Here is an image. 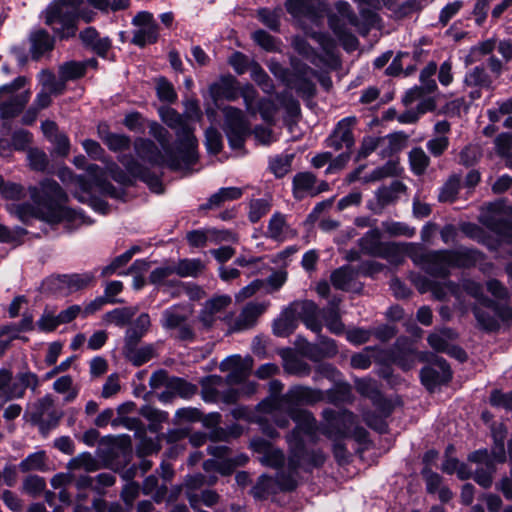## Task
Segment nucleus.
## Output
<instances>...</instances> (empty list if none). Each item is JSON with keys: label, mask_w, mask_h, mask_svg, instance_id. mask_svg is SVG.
<instances>
[{"label": "nucleus", "mask_w": 512, "mask_h": 512, "mask_svg": "<svg viewBox=\"0 0 512 512\" xmlns=\"http://www.w3.org/2000/svg\"><path fill=\"white\" fill-rule=\"evenodd\" d=\"M28 191L33 204H13L10 208V211L22 222H27L32 218L51 224L61 221L75 222L79 220L81 223L84 222L81 213L64 205L67 195L55 180L44 179L40 182L39 187L30 186Z\"/></svg>", "instance_id": "1"}, {"label": "nucleus", "mask_w": 512, "mask_h": 512, "mask_svg": "<svg viewBox=\"0 0 512 512\" xmlns=\"http://www.w3.org/2000/svg\"><path fill=\"white\" fill-rule=\"evenodd\" d=\"M324 399V391L320 389L295 385L282 396L268 397L259 406L265 413L284 411L296 423L295 428H303L306 436L313 438L318 430L316 418L310 411L299 406L314 405Z\"/></svg>", "instance_id": "2"}, {"label": "nucleus", "mask_w": 512, "mask_h": 512, "mask_svg": "<svg viewBox=\"0 0 512 512\" xmlns=\"http://www.w3.org/2000/svg\"><path fill=\"white\" fill-rule=\"evenodd\" d=\"M407 254L415 264L421 265L428 274L439 278H447L453 268L474 266L480 256L477 250L466 247L423 252L420 247L414 244L410 245Z\"/></svg>", "instance_id": "3"}, {"label": "nucleus", "mask_w": 512, "mask_h": 512, "mask_svg": "<svg viewBox=\"0 0 512 512\" xmlns=\"http://www.w3.org/2000/svg\"><path fill=\"white\" fill-rule=\"evenodd\" d=\"M83 0H54L43 11L44 22L60 39L76 35Z\"/></svg>", "instance_id": "4"}, {"label": "nucleus", "mask_w": 512, "mask_h": 512, "mask_svg": "<svg viewBox=\"0 0 512 512\" xmlns=\"http://www.w3.org/2000/svg\"><path fill=\"white\" fill-rule=\"evenodd\" d=\"M162 121L176 131L179 138L178 153L182 154L184 165H192L197 159V139L193 134L194 128L186 121L185 117L171 107H162L160 110Z\"/></svg>", "instance_id": "5"}, {"label": "nucleus", "mask_w": 512, "mask_h": 512, "mask_svg": "<svg viewBox=\"0 0 512 512\" xmlns=\"http://www.w3.org/2000/svg\"><path fill=\"white\" fill-rule=\"evenodd\" d=\"M303 435H306L303 428H294L286 435L289 447L288 466L293 472L299 469L310 472L313 468L321 467L326 460L321 450L306 449Z\"/></svg>", "instance_id": "6"}, {"label": "nucleus", "mask_w": 512, "mask_h": 512, "mask_svg": "<svg viewBox=\"0 0 512 512\" xmlns=\"http://www.w3.org/2000/svg\"><path fill=\"white\" fill-rule=\"evenodd\" d=\"M26 78L19 76L10 84L0 87V114L2 118H13L22 112L30 98V92L15 93L26 84Z\"/></svg>", "instance_id": "7"}, {"label": "nucleus", "mask_w": 512, "mask_h": 512, "mask_svg": "<svg viewBox=\"0 0 512 512\" xmlns=\"http://www.w3.org/2000/svg\"><path fill=\"white\" fill-rule=\"evenodd\" d=\"M224 132L232 149H241L250 134L249 122L243 111L233 106L223 109Z\"/></svg>", "instance_id": "8"}, {"label": "nucleus", "mask_w": 512, "mask_h": 512, "mask_svg": "<svg viewBox=\"0 0 512 512\" xmlns=\"http://www.w3.org/2000/svg\"><path fill=\"white\" fill-rule=\"evenodd\" d=\"M323 423L320 431L328 438L335 440L345 437L355 424V415L348 410L336 411L326 408L322 411Z\"/></svg>", "instance_id": "9"}, {"label": "nucleus", "mask_w": 512, "mask_h": 512, "mask_svg": "<svg viewBox=\"0 0 512 512\" xmlns=\"http://www.w3.org/2000/svg\"><path fill=\"white\" fill-rule=\"evenodd\" d=\"M190 313L183 307L175 305L162 313L161 325L166 330H176L175 337L180 341H193L195 332L188 322Z\"/></svg>", "instance_id": "10"}, {"label": "nucleus", "mask_w": 512, "mask_h": 512, "mask_svg": "<svg viewBox=\"0 0 512 512\" xmlns=\"http://www.w3.org/2000/svg\"><path fill=\"white\" fill-rule=\"evenodd\" d=\"M94 280L93 272L64 274L50 277L47 285L54 293L70 294L88 287Z\"/></svg>", "instance_id": "11"}, {"label": "nucleus", "mask_w": 512, "mask_h": 512, "mask_svg": "<svg viewBox=\"0 0 512 512\" xmlns=\"http://www.w3.org/2000/svg\"><path fill=\"white\" fill-rule=\"evenodd\" d=\"M357 123L355 116L341 119L334 127L331 134L326 138L325 145L334 151L345 149L351 151L355 145L353 129Z\"/></svg>", "instance_id": "12"}, {"label": "nucleus", "mask_w": 512, "mask_h": 512, "mask_svg": "<svg viewBox=\"0 0 512 512\" xmlns=\"http://www.w3.org/2000/svg\"><path fill=\"white\" fill-rule=\"evenodd\" d=\"M133 25L137 26L133 32L131 42L139 47L147 44H153L158 40L159 26L156 23L153 14L148 11H141L136 14L132 20Z\"/></svg>", "instance_id": "13"}, {"label": "nucleus", "mask_w": 512, "mask_h": 512, "mask_svg": "<svg viewBox=\"0 0 512 512\" xmlns=\"http://www.w3.org/2000/svg\"><path fill=\"white\" fill-rule=\"evenodd\" d=\"M429 361L431 365L421 369L420 378L428 390H433L436 386L447 383L452 378V372L442 357L433 355Z\"/></svg>", "instance_id": "14"}, {"label": "nucleus", "mask_w": 512, "mask_h": 512, "mask_svg": "<svg viewBox=\"0 0 512 512\" xmlns=\"http://www.w3.org/2000/svg\"><path fill=\"white\" fill-rule=\"evenodd\" d=\"M437 72V64L429 62L420 72V85L408 90L403 98L405 104H410L424 95L434 93L438 86L433 76Z\"/></svg>", "instance_id": "15"}, {"label": "nucleus", "mask_w": 512, "mask_h": 512, "mask_svg": "<svg viewBox=\"0 0 512 512\" xmlns=\"http://www.w3.org/2000/svg\"><path fill=\"white\" fill-rule=\"evenodd\" d=\"M86 170L88 175L91 177V182L86 181L82 176L75 179L77 185L83 192L89 193L92 190V186H95L99 192L104 195H108L113 198H117L119 196L117 189L104 178L103 171L98 165L90 164Z\"/></svg>", "instance_id": "16"}, {"label": "nucleus", "mask_w": 512, "mask_h": 512, "mask_svg": "<svg viewBox=\"0 0 512 512\" xmlns=\"http://www.w3.org/2000/svg\"><path fill=\"white\" fill-rule=\"evenodd\" d=\"M119 161L131 176L138 178L139 180L146 183L153 192H163V187L159 176L151 172L147 167L143 166L131 155H123L119 158Z\"/></svg>", "instance_id": "17"}, {"label": "nucleus", "mask_w": 512, "mask_h": 512, "mask_svg": "<svg viewBox=\"0 0 512 512\" xmlns=\"http://www.w3.org/2000/svg\"><path fill=\"white\" fill-rule=\"evenodd\" d=\"M289 312L294 318H299L308 329L315 333L322 330V322L319 319V310L317 305L310 300L297 301L289 306Z\"/></svg>", "instance_id": "18"}, {"label": "nucleus", "mask_w": 512, "mask_h": 512, "mask_svg": "<svg viewBox=\"0 0 512 512\" xmlns=\"http://www.w3.org/2000/svg\"><path fill=\"white\" fill-rule=\"evenodd\" d=\"M252 368V359H242L240 356H231L221 363V370L229 373L224 379L227 385L240 384L247 379Z\"/></svg>", "instance_id": "19"}, {"label": "nucleus", "mask_w": 512, "mask_h": 512, "mask_svg": "<svg viewBox=\"0 0 512 512\" xmlns=\"http://www.w3.org/2000/svg\"><path fill=\"white\" fill-rule=\"evenodd\" d=\"M265 310V304L249 302L236 319L229 323V331L240 332L252 328Z\"/></svg>", "instance_id": "20"}, {"label": "nucleus", "mask_w": 512, "mask_h": 512, "mask_svg": "<svg viewBox=\"0 0 512 512\" xmlns=\"http://www.w3.org/2000/svg\"><path fill=\"white\" fill-rule=\"evenodd\" d=\"M134 150L138 157L148 161L150 164L168 167V156L164 151L162 152L153 141L137 138L134 142Z\"/></svg>", "instance_id": "21"}, {"label": "nucleus", "mask_w": 512, "mask_h": 512, "mask_svg": "<svg viewBox=\"0 0 512 512\" xmlns=\"http://www.w3.org/2000/svg\"><path fill=\"white\" fill-rule=\"evenodd\" d=\"M151 135L159 142L163 151L168 156V168L171 170H179L184 164L182 154L178 156L170 145V135L167 129L156 122L150 125Z\"/></svg>", "instance_id": "22"}, {"label": "nucleus", "mask_w": 512, "mask_h": 512, "mask_svg": "<svg viewBox=\"0 0 512 512\" xmlns=\"http://www.w3.org/2000/svg\"><path fill=\"white\" fill-rule=\"evenodd\" d=\"M296 231L287 223L286 216L280 212L272 215L268 222L265 236L277 242H284L287 239L294 238Z\"/></svg>", "instance_id": "23"}, {"label": "nucleus", "mask_w": 512, "mask_h": 512, "mask_svg": "<svg viewBox=\"0 0 512 512\" xmlns=\"http://www.w3.org/2000/svg\"><path fill=\"white\" fill-rule=\"evenodd\" d=\"M31 58L38 61L45 53L54 49L55 38L44 29H37L29 35Z\"/></svg>", "instance_id": "24"}, {"label": "nucleus", "mask_w": 512, "mask_h": 512, "mask_svg": "<svg viewBox=\"0 0 512 512\" xmlns=\"http://www.w3.org/2000/svg\"><path fill=\"white\" fill-rule=\"evenodd\" d=\"M209 92L214 101L220 99L235 101L239 97L238 82L231 75L221 77L218 82L210 85Z\"/></svg>", "instance_id": "25"}, {"label": "nucleus", "mask_w": 512, "mask_h": 512, "mask_svg": "<svg viewBox=\"0 0 512 512\" xmlns=\"http://www.w3.org/2000/svg\"><path fill=\"white\" fill-rule=\"evenodd\" d=\"M393 362L408 371L416 364V352L407 339H398L392 350Z\"/></svg>", "instance_id": "26"}, {"label": "nucleus", "mask_w": 512, "mask_h": 512, "mask_svg": "<svg viewBox=\"0 0 512 512\" xmlns=\"http://www.w3.org/2000/svg\"><path fill=\"white\" fill-rule=\"evenodd\" d=\"M319 0H286L285 7L294 18L314 19L317 16Z\"/></svg>", "instance_id": "27"}, {"label": "nucleus", "mask_w": 512, "mask_h": 512, "mask_svg": "<svg viewBox=\"0 0 512 512\" xmlns=\"http://www.w3.org/2000/svg\"><path fill=\"white\" fill-rule=\"evenodd\" d=\"M205 484L206 477L200 473L188 475L184 480L183 488L185 495L194 510H197L200 506V498L197 491L202 489Z\"/></svg>", "instance_id": "28"}, {"label": "nucleus", "mask_w": 512, "mask_h": 512, "mask_svg": "<svg viewBox=\"0 0 512 512\" xmlns=\"http://www.w3.org/2000/svg\"><path fill=\"white\" fill-rule=\"evenodd\" d=\"M226 385L221 376L212 375L201 382V396L205 402L217 403L220 401L222 388Z\"/></svg>", "instance_id": "29"}, {"label": "nucleus", "mask_w": 512, "mask_h": 512, "mask_svg": "<svg viewBox=\"0 0 512 512\" xmlns=\"http://www.w3.org/2000/svg\"><path fill=\"white\" fill-rule=\"evenodd\" d=\"M340 299H332L328 306L322 310V318L331 333L339 335L344 332V324L340 319L338 305Z\"/></svg>", "instance_id": "30"}, {"label": "nucleus", "mask_w": 512, "mask_h": 512, "mask_svg": "<svg viewBox=\"0 0 512 512\" xmlns=\"http://www.w3.org/2000/svg\"><path fill=\"white\" fill-rule=\"evenodd\" d=\"M242 194V189L238 187L221 188L216 193L211 195L208 201L200 206V209L206 210L218 208L227 201L239 199L242 196Z\"/></svg>", "instance_id": "31"}, {"label": "nucleus", "mask_w": 512, "mask_h": 512, "mask_svg": "<svg viewBox=\"0 0 512 512\" xmlns=\"http://www.w3.org/2000/svg\"><path fill=\"white\" fill-rule=\"evenodd\" d=\"M316 176L311 172H299L293 178V194L296 199H302L307 194L313 195Z\"/></svg>", "instance_id": "32"}, {"label": "nucleus", "mask_w": 512, "mask_h": 512, "mask_svg": "<svg viewBox=\"0 0 512 512\" xmlns=\"http://www.w3.org/2000/svg\"><path fill=\"white\" fill-rule=\"evenodd\" d=\"M407 187L404 183L396 180L389 186H383L376 191V198L381 208L396 202L399 195L406 191Z\"/></svg>", "instance_id": "33"}, {"label": "nucleus", "mask_w": 512, "mask_h": 512, "mask_svg": "<svg viewBox=\"0 0 512 512\" xmlns=\"http://www.w3.org/2000/svg\"><path fill=\"white\" fill-rule=\"evenodd\" d=\"M464 84L479 89H492L493 79L483 66H475L466 73Z\"/></svg>", "instance_id": "34"}, {"label": "nucleus", "mask_w": 512, "mask_h": 512, "mask_svg": "<svg viewBox=\"0 0 512 512\" xmlns=\"http://www.w3.org/2000/svg\"><path fill=\"white\" fill-rule=\"evenodd\" d=\"M13 375L8 369H0V398L5 401L23 397V389L18 383L11 384Z\"/></svg>", "instance_id": "35"}, {"label": "nucleus", "mask_w": 512, "mask_h": 512, "mask_svg": "<svg viewBox=\"0 0 512 512\" xmlns=\"http://www.w3.org/2000/svg\"><path fill=\"white\" fill-rule=\"evenodd\" d=\"M308 74L316 76L317 72L308 66H304L303 69L299 71V75H297L293 83V88L304 97H312L316 93V86L312 80L307 77Z\"/></svg>", "instance_id": "36"}, {"label": "nucleus", "mask_w": 512, "mask_h": 512, "mask_svg": "<svg viewBox=\"0 0 512 512\" xmlns=\"http://www.w3.org/2000/svg\"><path fill=\"white\" fill-rule=\"evenodd\" d=\"M123 354L134 366H141L155 356L156 350L153 344H147L142 347L137 345L130 349H124Z\"/></svg>", "instance_id": "37"}, {"label": "nucleus", "mask_w": 512, "mask_h": 512, "mask_svg": "<svg viewBox=\"0 0 512 512\" xmlns=\"http://www.w3.org/2000/svg\"><path fill=\"white\" fill-rule=\"evenodd\" d=\"M174 274L179 277H197L204 269L205 265L200 259H181L177 264L172 265Z\"/></svg>", "instance_id": "38"}, {"label": "nucleus", "mask_w": 512, "mask_h": 512, "mask_svg": "<svg viewBox=\"0 0 512 512\" xmlns=\"http://www.w3.org/2000/svg\"><path fill=\"white\" fill-rule=\"evenodd\" d=\"M87 70V63L81 61H68L59 66V77L66 82L83 77Z\"/></svg>", "instance_id": "39"}, {"label": "nucleus", "mask_w": 512, "mask_h": 512, "mask_svg": "<svg viewBox=\"0 0 512 512\" xmlns=\"http://www.w3.org/2000/svg\"><path fill=\"white\" fill-rule=\"evenodd\" d=\"M114 411L111 408H107L103 410L94 420V424L97 427H105L108 423H111L112 426L117 427L119 425H123L128 429H133L138 423L137 419L133 418H116L113 419Z\"/></svg>", "instance_id": "40"}, {"label": "nucleus", "mask_w": 512, "mask_h": 512, "mask_svg": "<svg viewBox=\"0 0 512 512\" xmlns=\"http://www.w3.org/2000/svg\"><path fill=\"white\" fill-rule=\"evenodd\" d=\"M411 171L417 175H423L430 165V158L421 147H414L408 153Z\"/></svg>", "instance_id": "41"}, {"label": "nucleus", "mask_w": 512, "mask_h": 512, "mask_svg": "<svg viewBox=\"0 0 512 512\" xmlns=\"http://www.w3.org/2000/svg\"><path fill=\"white\" fill-rule=\"evenodd\" d=\"M355 276V270L351 266L345 265L334 270L330 276V280L336 289L348 290Z\"/></svg>", "instance_id": "42"}, {"label": "nucleus", "mask_w": 512, "mask_h": 512, "mask_svg": "<svg viewBox=\"0 0 512 512\" xmlns=\"http://www.w3.org/2000/svg\"><path fill=\"white\" fill-rule=\"evenodd\" d=\"M255 500H266L275 493V481L265 474L261 475L250 491Z\"/></svg>", "instance_id": "43"}, {"label": "nucleus", "mask_w": 512, "mask_h": 512, "mask_svg": "<svg viewBox=\"0 0 512 512\" xmlns=\"http://www.w3.org/2000/svg\"><path fill=\"white\" fill-rule=\"evenodd\" d=\"M38 78L40 84L43 86L42 90L49 91L54 95H61L66 89L64 81L60 77L57 79L55 74L50 70H42Z\"/></svg>", "instance_id": "44"}, {"label": "nucleus", "mask_w": 512, "mask_h": 512, "mask_svg": "<svg viewBox=\"0 0 512 512\" xmlns=\"http://www.w3.org/2000/svg\"><path fill=\"white\" fill-rule=\"evenodd\" d=\"M359 246L362 252L377 256L381 254L382 247L380 242V233L377 229L368 231L360 240Z\"/></svg>", "instance_id": "45"}, {"label": "nucleus", "mask_w": 512, "mask_h": 512, "mask_svg": "<svg viewBox=\"0 0 512 512\" xmlns=\"http://www.w3.org/2000/svg\"><path fill=\"white\" fill-rule=\"evenodd\" d=\"M167 387L172 393L181 398L189 399L197 393V386L182 378L173 377L168 383Z\"/></svg>", "instance_id": "46"}, {"label": "nucleus", "mask_w": 512, "mask_h": 512, "mask_svg": "<svg viewBox=\"0 0 512 512\" xmlns=\"http://www.w3.org/2000/svg\"><path fill=\"white\" fill-rule=\"evenodd\" d=\"M55 410L53 399L50 395H46L39 399L33 406V411L30 413V421L34 425H38L50 411Z\"/></svg>", "instance_id": "47"}, {"label": "nucleus", "mask_w": 512, "mask_h": 512, "mask_svg": "<svg viewBox=\"0 0 512 512\" xmlns=\"http://www.w3.org/2000/svg\"><path fill=\"white\" fill-rule=\"evenodd\" d=\"M136 314V309L131 307L116 308L104 315L107 323H113L116 326L123 327L127 325Z\"/></svg>", "instance_id": "48"}, {"label": "nucleus", "mask_w": 512, "mask_h": 512, "mask_svg": "<svg viewBox=\"0 0 512 512\" xmlns=\"http://www.w3.org/2000/svg\"><path fill=\"white\" fill-rule=\"evenodd\" d=\"M324 394V401H327L334 405H339L350 400L351 389L347 383H339L334 388L325 391Z\"/></svg>", "instance_id": "49"}, {"label": "nucleus", "mask_w": 512, "mask_h": 512, "mask_svg": "<svg viewBox=\"0 0 512 512\" xmlns=\"http://www.w3.org/2000/svg\"><path fill=\"white\" fill-rule=\"evenodd\" d=\"M68 468L84 469L87 472H94L100 469V464L91 453L83 452L69 461Z\"/></svg>", "instance_id": "50"}, {"label": "nucleus", "mask_w": 512, "mask_h": 512, "mask_svg": "<svg viewBox=\"0 0 512 512\" xmlns=\"http://www.w3.org/2000/svg\"><path fill=\"white\" fill-rule=\"evenodd\" d=\"M141 415L150 421L149 430L156 433L160 430L161 424L168 420V413L150 406L141 409Z\"/></svg>", "instance_id": "51"}, {"label": "nucleus", "mask_w": 512, "mask_h": 512, "mask_svg": "<svg viewBox=\"0 0 512 512\" xmlns=\"http://www.w3.org/2000/svg\"><path fill=\"white\" fill-rule=\"evenodd\" d=\"M461 177L459 175H451L442 186L438 199L440 202H452L458 195L460 189Z\"/></svg>", "instance_id": "52"}, {"label": "nucleus", "mask_w": 512, "mask_h": 512, "mask_svg": "<svg viewBox=\"0 0 512 512\" xmlns=\"http://www.w3.org/2000/svg\"><path fill=\"white\" fill-rule=\"evenodd\" d=\"M293 158V154H283L272 158L269 162L270 170L277 178L285 176L291 170Z\"/></svg>", "instance_id": "53"}, {"label": "nucleus", "mask_w": 512, "mask_h": 512, "mask_svg": "<svg viewBox=\"0 0 512 512\" xmlns=\"http://www.w3.org/2000/svg\"><path fill=\"white\" fill-rule=\"evenodd\" d=\"M155 89L160 101L174 103L177 100V93L173 84L165 77H159L156 79Z\"/></svg>", "instance_id": "54"}, {"label": "nucleus", "mask_w": 512, "mask_h": 512, "mask_svg": "<svg viewBox=\"0 0 512 512\" xmlns=\"http://www.w3.org/2000/svg\"><path fill=\"white\" fill-rule=\"evenodd\" d=\"M295 318L291 312H289V308L284 312V314L277 319L273 324V332L277 336H288L290 335L295 328Z\"/></svg>", "instance_id": "55"}, {"label": "nucleus", "mask_w": 512, "mask_h": 512, "mask_svg": "<svg viewBox=\"0 0 512 512\" xmlns=\"http://www.w3.org/2000/svg\"><path fill=\"white\" fill-rule=\"evenodd\" d=\"M433 109L434 102L432 100L424 101L417 106V110L405 111L397 117V120L402 124H413L418 121L421 114Z\"/></svg>", "instance_id": "56"}, {"label": "nucleus", "mask_w": 512, "mask_h": 512, "mask_svg": "<svg viewBox=\"0 0 512 512\" xmlns=\"http://www.w3.org/2000/svg\"><path fill=\"white\" fill-rule=\"evenodd\" d=\"M251 78L265 93H271L273 91L274 85L272 80L264 69L256 62L251 64Z\"/></svg>", "instance_id": "57"}, {"label": "nucleus", "mask_w": 512, "mask_h": 512, "mask_svg": "<svg viewBox=\"0 0 512 512\" xmlns=\"http://www.w3.org/2000/svg\"><path fill=\"white\" fill-rule=\"evenodd\" d=\"M45 466V453L43 451L28 455L19 464V468L22 472H28L32 470L42 471L44 470Z\"/></svg>", "instance_id": "58"}, {"label": "nucleus", "mask_w": 512, "mask_h": 512, "mask_svg": "<svg viewBox=\"0 0 512 512\" xmlns=\"http://www.w3.org/2000/svg\"><path fill=\"white\" fill-rule=\"evenodd\" d=\"M461 231L467 237L476 240L479 243L485 244L491 249H495V246L489 242L485 231L480 226L474 223H464L461 225Z\"/></svg>", "instance_id": "59"}, {"label": "nucleus", "mask_w": 512, "mask_h": 512, "mask_svg": "<svg viewBox=\"0 0 512 512\" xmlns=\"http://www.w3.org/2000/svg\"><path fill=\"white\" fill-rule=\"evenodd\" d=\"M46 487L45 480L37 475H30L23 481L22 490L24 493L36 497L44 491Z\"/></svg>", "instance_id": "60"}, {"label": "nucleus", "mask_w": 512, "mask_h": 512, "mask_svg": "<svg viewBox=\"0 0 512 512\" xmlns=\"http://www.w3.org/2000/svg\"><path fill=\"white\" fill-rule=\"evenodd\" d=\"M247 461L248 457L244 454L219 460L218 472L225 476L230 475L238 466L245 465Z\"/></svg>", "instance_id": "61"}, {"label": "nucleus", "mask_w": 512, "mask_h": 512, "mask_svg": "<svg viewBox=\"0 0 512 512\" xmlns=\"http://www.w3.org/2000/svg\"><path fill=\"white\" fill-rule=\"evenodd\" d=\"M249 208V220L256 223L270 211L271 204L265 199H255L250 202Z\"/></svg>", "instance_id": "62"}, {"label": "nucleus", "mask_w": 512, "mask_h": 512, "mask_svg": "<svg viewBox=\"0 0 512 512\" xmlns=\"http://www.w3.org/2000/svg\"><path fill=\"white\" fill-rule=\"evenodd\" d=\"M36 325L42 332H53L61 324L58 321V315H55L54 311L46 308L36 322Z\"/></svg>", "instance_id": "63"}, {"label": "nucleus", "mask_w": 512, "mask_h": 512, "mask_svg": "<svg viewBox=\"0 0 512 512\" xmlns=\"http://www.w3.org/2000/svg\"><path fill=\"white\" fill-rule=\"evenodd\" d=\"M205 144L209 152L218 154L223 148L221 133L216 128L209 127L205 131Z\"/></svg>", "instance_id": "64"}]
</instances>
